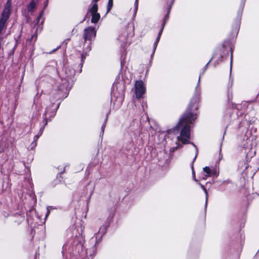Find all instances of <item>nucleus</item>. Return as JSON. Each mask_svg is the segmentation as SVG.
I'll return each instance as SVG.
<instances>
[{
	"instance_id": "obj_55",
	"label": "nucleus",
	"mask_w": 259,
	"mask_h": 259,
	"mask_svg": "<svg viewBox=\"0 0 259 259\" xmlns=\"http://www.w3.org/2000/svg\"><path fill=\"white\" fill-rule=\"evenodd\" d=\"M31 4H32V3H30L29 5V9H31Z\"/></svg>"
},
{
	"instance_id": "obj_43",
	"label": "nucleus",
	"mask_w": 259,
	"mask_h": 259,
	"mask_svg": "<svg viewBox=\"0 0 259 259\" xmlns=\"http://www.w3.org/2000/svg\"><path fill=\"white\" fill-rule=\"evenodd\" d=\"M221 147L220 148V153H219V161H220L221 160V159H222L223 158V155L221 153Z\"/></svg>"
},
{
	"instance_id": "obj_50",
	"label": "nucleus",
	"mask_w": 259,
	"mask_h": 259,
	"mask_svg": "<svg viewBox=\"0 0 259 259\" xmlns=\"http://www.w3.org/2000/svg\"><path fill=\"white\" fill-rule=\"evenodd\" d=\"M107 120H108V117H106L105 119H104V123H105V124H106Z\"/></svg>"
},
{
	"instance_id": "obj_9",
	"label": "nucleus",
	"mask_w": 259,
	"mask_h": 259,
	"mask_svg": "<svg viewBox=\"0 0 259 259\" xmlns=\"http://www.w3.org/2000/svg\"><path fill=\"white\" fill-rule=\"evenodd\" d=\"M114 214L115 209L111 208L109 212V215L107 219L105 224L100 227L98 233L102 234V235H105L106 234L109 226H110L111 223L113 222Z\"/></svg>"
},
{
	"instance_id": "obj_15",
	"label": "nucleus",
	"mask_w": 259,
	"mask_h": 259,
	"mask_svg": "<svg viewBox=\"0 0 259 259\" xmlns=\"http://www.w3.org/2000/svg\"><path fill=\"white\" fill-rule=\"evenodd\" d=\"M202 75V74H200L198 82L197 83V85L195 87L194 95L191 99H193V100H196L197 101H200V97H201V88L199 87L200 81V77L201 75Z\"/></svg>"
},
{
	"instance_id": "obj_12",
	"label": "nucleus",
	"mask_w": 259,
	"mask_h": 259,
	"mask_svg": "<svg viewBox=\"0 0 259 259\" xmlns=\"http://www.w3.org/2000/svg\"><path fill=\"white\" fill-rule=\"evenodd\" d=\"M230 41L228 40H225L221 46L217 47L216 50L213 53H217V55L214 58L217 57V56H220L221 58H224L225 56L228 55L227 47V46H230Z\"/></svg>"
},
{
	"instance_id": "obj_26",
	"label": "nucleus",
	"mask_w": 259,
	"mask_h": 259,
	"mask_svg": "<svg viewBox=\"0 0 259 259\" xmlns=\"http://www.w3.org/2000/svg\"><path fill=\"white\" fill-rule=\"evenodd\" d=\"M113 5V0H108L107 6V13H108L112 9Z\"/></svg>"
},
{
	"instance_id": "obj_42",
	"label": "nucleus",
	"mask_w": 259,
	"mask_h": 259,
	"mask_svg": "<svg viewBox=\"0 0 259 259\" xmlns=\"http://www.w3.org/2000/svg\"><path fill=\"white\" fill-rule=\"evenodd\" d=\"M37 2V0H33V12L34 11V10H35V9L36 8Z\"/></svg>"
},
{
	"instance_id": "obj_45",
	"label": "nucleus",
	"mask_w": 259,
	"mask_h": 259,
	"mask_svg": "<svg viewBox=\"0 0 259 259\" xmlns=\"http://www.w3.org/2000/svg\"><path fill=\"white\" fill-rule=\"evenodd\" d=\"M51 211L47 210V212L45 215V219L49 215Z\"/></svg>"
},
{
	"instance_id": "obj_25",
	"label": "nucleus",
	"mask_w": 259,
	"mask_h": 259,
	"mask_svg": "<svg viewBox=\"0 0 259 259\" xmlns=\"http://www.w3.org/2000/svg\"><path fill=\"white\" fill-rule=\"evenodd\" d=\"M217 55V53L213 54L212 57L210 58V59L209 60V61L205 65V66L203 67V71L202 73V74H203L204 73V72L206 70V69L208 68V66L209 64L210 63V62L212 61V60Z\"/></svg>"
},
{
	"instance_id": "obj_44",
	"label": "nucleus",
	"mask_w": 259,
	"mask_h": 259,
	"mask_svg": "<svg viewBox=\"0 0 259 259\" xmlns=\"http://www.w3.org/2000/svg\"><path fill=\"white\" fill-rule=\"evenodd\" d=\"M160 39V37L157 36L156 39L155 40V42H156V43H159Z\"/></svg>"
},
{
	"instance_id": "obj_22",
	"label": "nucleus",
	"mask_w": 259,
	"mask_h": 259,
	"mask_svg": "<svg viewBox=\"0 0 259 259\" xmlns=\"http://www.w3.org/2000/svg\"><path fill=\"white\" fill-rule=\"evenodd\" d=\"M88 55H86L85 53H82L81 54L80 56V63L79 64V73H81L82 72V68L83 67V63L84 62V61L85 60L86 57Z\"/></svg>"
},
{
	"instance_id": "obj_37",
	"label": "nucleus",
	"mask_w": 259,
	"mask_h": 259,
	"mask_svg": "<svg viewBox=\"0 0 259 259\" xmlns=\"http://www.w3.org/2000/svg\"><path fill=\"white\" fill-rule=\"evenodd\" d=\"M224 58H221L220 56H218V59L215 61V64H218L220 62H222L223 61Z\"/></svg>"
},
{
	"instance_id": "obj_27",
	"label": "nucleus",
	"mask_w": 259,
	"mask_h": 259,
	"mask_svg": "<svg viewBox=\"0 0 259 259\" xmlns=\"http://www.w3.org/2000/svg\"><path fill=\"white\" fill-rule=\"evenodd\" d=\"M106 127L105 123H103V124L102 125L101 128V132L100 133V138H101V140L103 139V137L104 133V130Z\"/></svg>"
},
{
	"instance_id": "obj_17",
	"label": "nucleus",
	"mask_w": 259,
	"mask_h": 259,
	"mask_svg": "<svg viewBox=\"0 0 259 259\" xmlns=\"http://www.w3.org/2000/svg\"><path fill=\"white\" fill-rule=\"evenodd\" d=\"M172 7V2H171V4L169 5V6H166V13L164 15L163 18L162 20V22L161 25L163 27H165L167 22L168 21L169 18V14L170 13L171 8Z\"/></svg>"
},
{
	"instance_id": "obj_53",
	"label": "nucleus",
	"mask_w": 259,
	"mask_h": 259,
	"mask_svg": "<svg viewBox=\"0 0 259 259\" xmlns=\"http://www.w3.org/2000/svg\"><path fill=\"white\" fill-rule=\"evenodd\" d=\"M207 176H206V175L204 177H203L202 178V179H203V180H206V178H207Z\"/></svg>"
},
{
	"instance_id": "obj_33",
	"label": "nucleus",
	"mask_w": 259,
	"mask_h": 259,
	"mask_svg": "<svg viewBox=\"0 0 259 259\" xmlns=\"http://www.w3.org/2000/svg\"><path fill=\"white\" fill-rule=\"evenodd\" d=\"M198 153V149H196V150L195 151V155L191 162V166L193 165L194 166V163L195 161L196 160V159L197 157Z\"/></svg>"
},
{
	"instance_id": "obj_56",
	"label": "nucleus",
	"mask_w": 259,
	"mask_h": 259,
	"mask_svg": "<svg viewBox=\"0 0 259 259\" xmlns=\"http://www.w3.org/2000/svg\"><path fill=\"white\" fill-rule=\"evenodd\" d=\"M230 100L229 96L228 95V100L229 101Z\"/></svg>"
},
{
	"instance_id": "obj_52",
	"label": "nucleus",
	"mask_w": 259,
	"mask_h": 259,
	"mask_svg": "<svg viewBox=\"0 0 259 259\" xmlns=\"http://www.w3.org/2000/svg\"><path fill=\"white\" fill-rule=\"evenodd\" d=\"M37 35H38V34H37ZM37 36H34V37H33V39H34V40H33V41H35V40H36V39H37Z\"/></svg>"
},
{
	"instance_id": "obj_6",
	"label": "nucleus",
	"mask_w": 259,
	"mask_h": 259,
	"mask_svg": "<svg viewBox=\"0 0 259 259\" xmlns=\"http://www.w3.org/2000/svg\"><path fill=\"white\" fill-rule=\"evenodd\" d=\"M49 0H45L44 2L43 9L39 12L36 19L33 20V37L36 36L37 34L41 32L43 29V25L45 18L44 17V11L47 8Z\"/></svg>"
},
{
	"instance_id": "obj_7",
	"label": "nucleus",
	"mask_w": 259,
	"mask_h": 259,
	"mask_svg": "<svg viewBox=\"0 0 259 259\" xmlns=\"http://www.w3.org/2000/svg\"><path fill=\"white\" fill-rule=\"evenodd\" d=\"M135 135V132L131 127H128L123 134L124 139L126 141L122 148V150L123 152H129L131 150L133 147V137Z\"/></svg>"
},
{
	"instance_id": "obj_11",
	"label": "nucleus",
	"mask_w": 259,
	"mask_h": 259,
	"mask_svg": "<svg viewBox=\"0 0 259 259\" xmlns=\"http://www.w3.org/2000/svg\"><path fill=\"white\" fill-rule=\"evenodd\" d=\"M146 92V87L142 80H136L135 83V93L136 98L140 99Z\"/></svg>"
},
{
	"instance_id": "obj_30",
	"label": "nucleus",
	"mask_w": 259,
	"mask_h": 259,
	"mask_svg": "<svg viewBox=\"0 0 259 259\" xmlns=\"http://www.w3.org/2000/svg\"><path fill=\"white\" fill-rule=\"evenodd\" d=\"M188 144H191L195 148V151L196 150V149H198L196 145L193 142L190 141L189 140H187L185 142H183V144L185 145Z\"/></svg>"
},
{
	"instance_id": "obj_23",
	"label": "nucleus",
	"mask_w": 259,
	"mask_h": 259,
	"mask_svg": "<svg viewBox=\"0 0 259 259\" xmlns=\"http://www.w3.org/2000/svg\"><path fill=\"white\" fill-rule=\"evenodd\" d=\"M95 235L96 238L95 245H97L101 242L102 238L104 235H102V234H101L98 232Z\"/></svg>"
},
{
	"instance_id": "obj_51",
	"label": "nucleus",
	"mask_w": 259,
	"mask_h": 259,
	"mask_svg": "<svg viewBox=\"0 0 259 259\" xmlns=\"http://www.w3.org/2000/svg\"><path fill=\"white\" fill-rule=\"evenodd\" d=\"M99 0H93L92 1V3H97V2L99 1Z\"/></svg>"
},
{
	"instance_id": "obj_10",
	"label": "nucleus",
	"mask_w": 259,
	"mask_h": 259,
	"mask_svg": "<svg viewBox=\"0 0 259 259\" xmlns=\"http://www.w3.org/2000/svg\"><path fill=\"white\" fill-rule=\"evenodd\" d=\"M11 2L9 0L7 3L5 9L3 11L1 19L0 20V34L5 26L6 21L9 17L11 11Z\"/></svg>"
},
{
	"instance_id": "obj_36",
	"label": "nucleus",
	"mask_w": 259,
	"mask_h": 259,
	"mask_svg": "<svg viewBox=\"0 0 259 259\" xmlns=\"http://www.w3.org/2000/svg\"><path fill=\"white\" fill-rule=\"evenodd\" d=\"M179 146V145H178L175 147H171L169 149V152L170 153H174L175 151H176L178 149Z\"/></svg>"
},
{
	"instance_id": "obj_19",
	"label": "nucleus",
	"mask_w": 259,
	"mask_h": 259,
	"mask_svg": "<svg viewBox=\"0 0 259 259\" xmlns=\"http://www.w3.org/2000/svg\"><path fill=\"white\" fill-rule=\"evenodd\" d=\"M91 15L92 16V18H91V23H94V24L97 23L99 22V21L101 18L100 13L97 12V13H94V14H91Z\"/></svg>"
},
{
	"instance_id": "obj_57",
	"label": "nucleus",
	"mask_w": 259,
	"mask_h": 259,
	"mask_svg": "<svg viewBox=\"0 0 259 259\" xmlns=\"http://www.w3.org/2000/svg\"><path fill=\"white\" fill-rule=\"evenodd\" d=\"M36 254H37V252H35V256H36Z\"/></svg>"
},
{
	"instance_id": "obj_8",
	"label": "nucleus",
	"mask_w": 259,
	"mask_h": 259,
	"mask_svg": "<svg viewBox=\"0 0 259 259\" xmlns=\"http://www.w3.org/2000/svg\"><path fill=\"white\" fill-rule=\"evenodd\" d=\"M97 35V29L94 26H88L83 30V39L84 43L89 40L93 42Z\"/></svg>"
},
{
	"instance_id": "obj_34",
	"label": "nucleus",
	"mask_w": 259,
	"mask_h": 259,
	"mask_svg": "<svg viewBox=\"0 0 259 259\" xmlns=\"http://www.w3.org/2000/svg\"><path fill=\"white\" fill-rule=\"evenodd\" d=\"M198 153V149H196V150L195 151V155L191 162V166L193 165L194 166V163L195 161L196 160V159L197 157Z\"/></svg>"
},
{
	"instance_id": "obj_29",
	"label": "nucleus",
	"mask_w": 259,
	"mask_h": 259,
	"mask_svg": "<svg viewBox=\"0 0 259 259\" xmlns=\"http://www.w3.org/2000/svg\"><path fill=\"white\" fill-rule=\"evenodd\" d=\"M70 40V38H66L63 41V42L61 46H62L63 47H65L66 48L67 47L68 42Z\"/></svg>"
},
{
	"instance_id": "obj_58",
	"label": "nucleus",
	"mask_w": 259,
	"mask_h": 259,
	"mask_svg": "<svg viewBox=\"0 0 259 259\" xmlns=\"http://www.w3.org/2000/svg\"><path fill=\"white\" fill-rule=\"evenodd\" d=\"M34 259H35V258H34Z\"/></svg>"
},
{
	"instance_id": "obj_21",
	"label": "nucleus",
	"mask_w": 259,
	"mask_h": 259,
	"mask_svg": "<svg viewBox=\"0 0 259 259\" xmlns=\"http://www.w3.org/2000/svg\"><path fill=\"white\" fill-rule=\"evenodd\" d=\"M199 184L201 186L202 189L205 192V195H206L205 202V204H204V214H205V217L206 214V210H207V202H208L207 192V190H206V188L204 187V186L200 183H199Z\"/></svg>"
},
{
	"instance_id": "obj_4",
	"label": "nucleus",
	"mask_w": 259,
	"mask_h": 259,
	"mask_svg": "<svg viewBox=\"0 0 259 259\" xmlns=\"http://www.w3.org/2000/svg\"><path fill=\"white\" fill-rule=\"evenodd\" d=\"M125 96V84L123 81L115 82L113 84L111 91V103L113 105L116 104L120 106L123 103Z\"/></svg>"
},
{
	"instance_id": "obj_31",
	"label": "nucleus",
	"mask_w": 259,
	"mask_h": 259,
	"mask_svg": "<svg viewBox=\"0 0 259 259\" xmlns=\"http://www.w3.org/2000/svg\"><path fill=\"white\" fill-rule=\"evenodd\" d=\"M138 1L139 0H135L134 4V13L135 14L137 13L138 9Z\"/></svg>"
},
{
	"instance_id": "obj_16",
	"label": "nucleus",
	"mask_w": 259,
	"mask_h": 259,
	"mask_svg": "<svg viewBox=\"0 0 259 259\" xmlns=\"http://www.w3.org/2000/svg\"><path fill=\"white\" fill-rule=\"evenodd\" d=\"M98 11V5L96 3H92V4L89 6L87 13L85 15V17L83 19V20L80 22L82 23L85 20L88 14H94V13H97Z\"/></svg>"
},
{
	"instance_id": "obj_32",
	"label": "nucleus",
	"mask_w": 259,
	"mask_h": 259,
	"mask_svg": "<svg viewBox=\"0 0 259 259\" xmlns=\"http://www.w3.org/2000/svg\"><path fill=\"white\" fill-rule=\"evenodd\" d=\"M58 207L54 206H48L47 207V210L51 211L53 210L57 209Z\"/></svg>"
},
{
	"instance_id": "obj_18",
	"label": "nucleus",
	"mask_w": 259,
	"mask_h": 259,
	"mask_svg": "<svg viewBox=\"0 0 259 259\" xmlns=\"http://www.w3.org/2000/svg\"><path fill=\"white\" fill-rule=\"evenodd\" d=\"M203 170L207 177H218L219 175V171L216 169H211L209 166H205L203 168Z\"/></svg>"
},
{
	"instance_id": "obj_5",
	"label": "nucleus",
	"mask_w": 259,
	"mask_h": 259,
	"mask_svg": "<svg viewBox=\"0 0 259 259\" xmlns=\"http://www.w3.org/2000/svg\"><path fill=\"white\" fill-rule=\"evenodd\" d=\"M245 2L246 0H241L239 7L237 11L236 17L234 20L233 23L232 24L231 35H232L234 38L237 37L240 29L242 15Z\"/></svg>"
},
{
	"instance_id": "obj_40",
	"label": "nucleus",
	"mask_w": 259,
	"mask_h": 259,
	"mask_svg": "<svg viewBox=\"0 0 259 259\" xmlns=\"http://www.w3.org/2000/svg\"><path fill=\"white\" fill-rule=\"evenodd\" d=\"M155 52H154V50L152 51V53H151V54L150 55V63H151L152 62V61L153 58L154 57V55Z\"/></svg>"
},
{
	"instance_id": "obj_28",
	"label": "nucleus",
	"mask_w": 259,
	"mask_h": 259,
	"mask_svg": "<svg viewBox=\"0 0 259 259\" xmlns=\"http://www.w3.org/2000/svg\"><path fill=\"white\" fill-rule=\"evenodd\" d=\"M191 168L192 170V178L194 181L197 182L198 180L196 178L195 172L194 169V166L193 165H191Z\"/></svg>"
},
{
	"instance_id": "obj_39",
	"label": "nucleus",
	"mask_w": 259,
	"mask_h": 259,
	"mask_svg": "<svg viewBox=\"0 0 259 259\" xmlns=\"http://www.w3.org/2000/svg\"><path fill=\"white\" fill-rule=\"evenodd\" d=\"M61 46L60 45L58 47H57L56 48L53 49L52 51H51L50 52H49V54H52L55 52H56L57 50H58L59 49H60L61 48Z\"/></svg>"
},
{
	"instance_id": "obj_35",
	"label": "nucleus",
	"mask_w": 259,
	"mask_h": 259,
	"mask_svg": "<svg viewBox=\"0 0 259 259\" xmlns=\"http://www.w3.org/2000/svg\"><path fill=\"white\" fill-rule=\"evenodd\" d=\"M164 27H163L162 25H161L160 30H159V32L158 33L157 36H159V37H161V35H162V32H163V29H164Z\"/></svg>"
},
{
	"instance_id": "obj_46",
	"label": "nucleus",
	"mask_w": 259,
	"mask_h": 259,
	"mask_svg": "<svg viewBox=\"0 0 259 259\" xmlns=\"http://www.w3.org/2000/svg\"><path fill=\"white\" fill-rule=\"evenodd\" d=\"M33 203L36 202V196L35 195L33 194Z\"/></svg>"
},
{
	"instance_id": "obj_49",
	"label": "nucleus",
	"mask_w": 259,
	"mask_h": 259,
	"mask_svg": "<svg viewBox=\"0 0 259 259\" xmlns=\"http://www.w3.org/2000/svg\"><path fill=\"white\" fill-rule=\"evenodd\" d=\"M110 114V110H109L106 114V117H108L109 115Z\"/></svg>"
},
{
	"instance_id": "obj_38",
	"label": "nucleus",
	"mask_w": 259,
	"mask_h": 259,
	"mask_svg": "<svg viewBox=\"0 0 259 259\" xmlns=\"http://www.w3.org/2000/svg\"><path fill=\"white\" fill-rule=\"evenodd\" d=\"M166 6H169V4H171V2H172V5L174 4L175 0H165Z\"/></svg>"
},
{
	"instance_id": "obj_48",
	"label": "nucleus",
	"mask_w": 259,
	"mask_h": 259,
	"mask_svg": "<svg viewBox=\"0 0 259 259\" xmlns=\"http://www.w3.org/2000/svg\"><path fill=\"white\" fill-rule=\"evenodd\" d=\"M230 182L229 180H225V181H223V182H222V183H229Z\"/></svg>"
},
{
	"instance_id": "obj_54",
	"label": "nucleus",
	"mask_w": 259,
	"mask_h": 259,
	"mask_svg": "<svg viewBox=\"0 0 259 259\" xmlns=\"http://www.w3.org/2000/svg\"><path fill=\"white\" fill-rule=\"evenodd\" d=\"M120 64H121V69H122V62L121 61H120Z\"/></svg>"
},
{
	"instance_id": "obj_41",
	"label": "nucleus",
	"mask_w": 259,
	"mask_h": 259,
	"mask_svg": "<svg viewBox=\"0 0 259 259\" xmlns=\"http://www.w3.org/2000/svg\"><path fill=\"white\" fill-rule=\"evenodd\" d=\"M158 44V43H156V42L154 41V42L153 44V50H154V52H155Z\"/></svg>"
},
{
	"instance_id": "obj_3",
	"label": "nucleus",
	"mask_w": 259,
	"mask_h": 259,
	"mask_svg": "<svg viewBox=\"0 0 259 259\" xmlns=\"http://www.w3.org/2000/svg\"><path fill=\"white\" fill-rule=\"evenodd\" d=\"M199 102L200 101L191 99L186 111L180 117L179 121L175 127L174 131L179 130L182 126L183 122L185 124L190 125L197 119V113L196 111L198 109Z\"/></svg>"
},
{
	"instance_id": "obj_20",
	"label": "nucleus",
	"mask_w": 259,
	"mask_h": 259,
	"mask_svg": "<svg viewBox=\"0 0 259 259\" xmlns=\"http://www.w3.org/2000/svg\"><path fill=\"white\" fill-rule=\"evenodd\" d=\"M230 50H231V58H230V81L231 82V85H232L233 84V78H231V73H232V58H233V49L232 47H230Z\"/></svg>"
},
{
	"instance_id": "obj_13",
	"label": "nucleus",
	"mask_w": 259,
	"mask_h": 259,
	"mask_svg": "<svg viewBox=\"0 0 259 259\" xmlns=\"http://www.w3.org/2000/svg\"><path fill=\"white\" fill-rule=\"evenodd\" d=\"M181 128L180 132V140L182 144L185 142L190 138V125L189 124H185L180 128Z\"/></svg>"
},
{
	"instance_id": "obj_47",
	"label": "nucleus",
	"mask_w": 259,
	"mask_h": 259,
	"mask_svg": "<svg viewBox=\"0 0 259 259\" xmlns=\"http://www.w3.org/2000/svg\"><path fill=\"white\" fill-rule=\"evenodd\" d=\"M65 167H64V169L63 171H62L61 172H60L59 174H58L59 175H60V177H61V175L63 174V173L64 172V170H65Z\"/></svg>"
},
{
	"instance_id": "obj_1",
	"label": "nucleus",
	"mask_w": 259,
	"mask_h": 259,
	"mask_svg": "<svg viewBox=\"0 0 259 259\" xmlns=\"http://www.w3.org/2000/svg\"><path fill=\"white\" fill-rule=\"evenodd\" d=\"M63 72L64 76L62 79V82L53 85L50 98L51 105L46 108L42 116L43 120L40 124L39 132L33 137V149L37 146L36 141L41 136L45 126L48 124L47 114H49L50 118L55 116L61 103L67 97L76 80L75 76V70L74 68L69 66H64ZM49 120H51V119Z\"/></svg>"
},
{
	"instance_id": "obj_2",
	"label": "nucleus",
	"mask_w": 259,
	"mask_h": 259,
	"mask_svg": "<svg viewBox=\"0 0 259 259\" xmlns=\"http://www.w3.org/2000/svg\"><path fill=\"white\" fill-rule=\"evenodd\" d=\"M78 228L80 229V232H79L78 229L75 231V233L73 232V234H75V236H73L67 243L63 246V255H64V251L67 250L70 256L77 257L83 252L84 237L82 235L81 227Z\"/></svg>"
},
{
	"instance_id": "obj_24",
	"label": "nucleus",
	"mask_w": 259,
	"mask_h": 259,
	"mask_svg": "<svg viewBox=\"0 0 259 259\" xmlns=\"http://www.w3.org/2000/svg\"><path fill=\"white\" fill-rule=\"evenodd\" d=\"M93 42L89 41L88 45L84 49V52L83 53H85L86 55H89V53L92 50V45Z\"/></svg>"
},
{
	"instance_id": "obj_14",
	"label": "nucleus",
	"mask_w": 259,
	"mask_h": 259,
	"mask_svg": "<svg viewBox=\"0 0 259 259\" xmlns=\"http://www.w3.org/2000/svg\"><path fill=\"white\" fill-rule=\"evenodd\" d=\"M40 96L41 95L39 96L38 93H37V94L33 98V105H35L36 115H39L40 114V111L42 109L41 102L39 99Z\"/></svg>"
}]
</instances>
